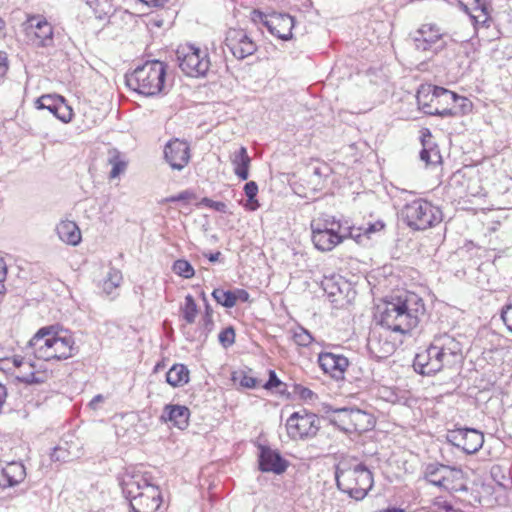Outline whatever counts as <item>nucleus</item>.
Masks as SVG:
<instances>
[{
	"mask_svg": "<svg viewBox=\"0 0 512 512\" xmlns=\"http://www.w3.org/2000/svg\"><path fill=\"white\" fill-rule=\"evenodd\" d=\"M362 227V242L364 239H369L374 233L380 232L385 228V223L382 220H377L373 223H368Z\"/></svg>",
	"mask_w": 512,
	"mask_h": 512,
	"instance_id": "obj_51",
	"label": "nucleus"
},
{
	"mask_svg": "<svg viewBox=\"0 0 512 512\" xmlns=\"http://www.w3.org/2000/svg\"><path fill=\"white\" fill-rule=\"evenodd\" d=\"M468 179L465 177V174L458 170L452 174L449 179L448 185L453 190H467L469 189Z\"/></svg>",
	"mask_w": 512,
	"mask_h": 512,
	"instance_id": "obj_46",
	"label": "nucleus"
},
{
	"mask_svg": "<svg viewBox=\"0 0 512 512\" xmlns=\"http://www.w3.org/2000/svg\"><path fill=\"white\" fill-rule=\"evenodd\" d=\"M422 144H423V149L421 150L420 152V159L422 161H424L426 164H434V163H437L438 160L440 159V155L437 151H433V150H429L426 148V142H425V139L424 137L425 136H431V133L429 131V129H425V131L423 132L422 134Z\"/></svg>",
	"mask_w": 512,
	"mask_h": 512,
	"instance_id": "obj_44",
	"label": "nucleus"
},
{
	"mask_svg": "<svg viewBox=\"0 0 512 512\" xmlns=\"http://www.w3.org/2000/svg\"><path fill=\"white\" fill-rule=\"evenodd\" d=\"M12 363L15 367L21 369V368H32V363L29 361H26L23 357L15 355L12 358Z\"/></svg>",
	"mask_w": 512,
	"mask_h": 512,
	"instance_id": "obj_61",
	"label": "nucleus"
},
{
	"mask_svg": "<svg viewBox=\"0 0 512 512\" xmlns=\"http://www.w3.org/2000/svg\"><path fill=\"white\" fill-rule=\"evenodd\" d=\"M311 229L312 242L320 251H331L342 242L340 234H336L333 225L329 224V219H325L323 223L313 222Z\"/></svg>",
	"mask_w": 512,
	"mask_h": 512,
	"instance_id": "obj_14",
	"label": "nucleus"
},
{
	"mask_svg": "<svg viewBox=\"0 0 512 512\" xmlns=\"http://www.w3.org/2000/svg\"><path fill=\"white\" fill-rule=\"evenodd\" d=\"M276 387H285V383H283L277 376L274 370H269V378L267 382L263 385V388L266 390H272Z\"/></svg>",
	"mask_w": 512,
	"mask_h": 512,
	"instance_id": "obj_56",
	"label": "nucleus"
},
{
	"mask_svg": "<svg viewBox=\"0 0 512 512\" xmlns=\"http://www.w3.org/2000/svg\"><path fill=\"white\" fill-rule=\"evenodd\" d=\"M35 106L37 109H47L50 113H52L57 119L61 120L64 123L71 121L72 119V109L66 103L64 97L57 94H47L39 97Z\"/></svg>",
	"mask_w": 512,
	"mask_h": 512,
	"instance_id": "obj_17",
	"label": "nucleus"
},
{
	"mask_svg": "<svg viewBox=\"0 0 512 512\" xmlns=\"http://www.w3.org/2000/svg\"><path fill=\"white\" fill-rule=\"evenodd\" d=\"M17 380L26 384H34V383H42L43 379L34 371V366L32 365L31 369L21 368L19 373L16 375Z\"/></svg>",
	"mask_w": 512,
	"mask_h": 512,
	"instance_id": "obj_47",
	"label": "nucleus"
},
{
	"mask_svg": "<svg viewBox=\"0 0 512 512\" xmlns=\"http://www.w3.org/2000/svg\"><path fill=\"white\" fill-rule=\"evenodd\" d=\"M29 27L34 30V35L38 40L37 46L46 48L54 45L53 26L41 15H30L27 18Z\"/></svg>",
	"mask_w": 512,
	"mask_h": 512,
	"instance_id": "obj_22",
	"label": "nucleus"
},
{
	"mask_svg": "<svg viewBox=\"0 0 512 512\" xmlns=\"http://www.w3.org/2000/svg\"><path fill=\"white\" fill-rule=\"evenodd\" d=\"M202 255H203V257H205L206 259H208V261H210L212 263L220 261V259L222 257V253L220 251L203 252Z\"/></svg>",
	"mask_w": 512,
	"mask_h": 512,
	"instance_id": "obj_63",
	"label": "nucleus"
},
{
	"mask_svg": "<svg viewBox=\"0 0 512 512\" xmlns=\"http://www.w3.org/2000/svg\"><path fill=\"white\" fill-rule=\"evenodd\" d=\"M459 4L470 16L474 26H488L487 23L490 20L488 0H468L467 4L463 0H459Z\"/></svg>",
	"mask_w": 512,
	"mask_h": 512,
	"instance_id": "obj_25",
	"label": "nucleus"
},
{
	"mask_svg": "<svg viewBox=\"0 0 512 512\" xmlns=\"http://www.w3.org/2000/svg\"><path fill=\"white\" fill-rule=\"evenodd\" d=\"M52 348L51 360H66L78 352L73 336L58 325Z\"/></svg>",
	"mask_w": 512,
	"mask_h": 512,
	"instance_id": "obj_19",
	"label": "nucleus"
},
{
	"mask_svg": "<svg viewBox=\"0 0 512 512\" xmlns=\"http://www.w3.org/2000/svg\"><path fill=\"white\" fill-rule=\"evenodd\" d=\"M220 344L224 348L230 347L235 342V331L234 329L230 327L224 328L218 336Z\"/></svg>",
	"mask_w": 512,
	"mask_h": 512,
	"instance_id": "obj_54",
	"label": "nucleus"
},
{
	"mask_svg": "<svg viewBox=\"0 0 512 512\" xmlns=\"http://www.w3.org/2000/svg\"><path fill=\"white\" fill-rule=\"evenodd\" d=\"M241 198L237 199L247 211H256L260 207L259 200L256 198L257 194H240Z\"/></svg>",
	"mask_w": 512,
	"mask_h": 512,
	"instance_id": "obj_49",
	"label": "nucleus"
},
{
	"mask_svg": "<svg viewBox=\"0 0 512 512\" xmlns=\"http://www.w3.org/2000/svg\"><path fill=\"white\" fill-rule=\"evenodd\" d=\"M213 328V318L201 317L199 326L196 331L192 332L190 329H187L185 325H183L182 332L185 339L189 342L198 341L201 343H205L209 334L212 332Z\"/></svg>",
	"mask_w": 512,
	"mask_h": 512,
	"instance_id": "obj_31",
	"label": "nucleus"
},
{
	"mask_svg": "<svg viewBox=\"0 0 512 512\" xmlns=\"http://www.w3.org/2000/svg\"><path fill=\"white\" fill-rule=\"evenodd\" d=\"M166 65L159 61H147L125 75L127 87L150 97L161 93L165 87Z\"/></svg>",
	"mask_w": 512,
	"mask_h": 512,
	"instance_id": "obj_4",
	"label": "nucleus"
},
{
	"mask_svg": "<svg viewBox=\"0 0 512 512\" xmlns=\"http://www.w3.org/2000/svg\"><path fill=\"white\" fill-rule=\"evenodd\" d=\"M258 449V465L261 472L281 475L287 470L289 462L281 456L278 450L262 444L258 445Z\"/></svg>",
	"mask_w": 512,
	"mask_h": 512,
	"instance_id": "obj_15",
	"label": "nucleus"
},
{
	"mask_svg": "<svg viewBox=\"0 0 512 512\" xmlns=\"http://www.w3.org/2000/svg\"><path fill=\"white\" fill-rule=\"evenodd\" d=\"M381 337L376 332H372L368 338L367 346L377 358H386L393 353L395 345L386 339L382 341Z\"/></svg>",
	"mask_w": 512,
	"mask_h": 512,
	"instance_id": "obj_33",
	"label": "nucleus"
},
{
	"mask_svg": "<svg viewBox=\"0 0 512 512\" xmlns=\"http://www.w3.org/2000/svg\"><path fill=\"white\" fill-rule=\"evenodd\" d=\"M323 291L333 303L340 302L344 293L349 289V283L340 275L324 276L321 281Z\"/></svg>",
	"mask_w": 512,
	"mask_h": 512,
	"instance_id": "obj_26",
	"label": "nucleus"
},
{
	"mask_svg": "<svg viewBox=\"0 0 512 512\" xmlns=\"http://www.w3.org/2000/svg\"><path fill=\"white\" fill-rule=\"evenodd\" d=\"M433 97L436 99L443 98V100L446 103H453V106L450 108H444V109H431L429 105L426 103H423L421 100V92H419L417 96V101L420 106L424 109V112L429 115L433 116H441V117H450V116H456L459 114H466L469 111H471L472 103L471 101L464 97L459 96L455 92H452L448 89H445L443 87H437L435 86L433 88Z\"/></svg>",
	"mask_w": 512,
	"mask_h": 512,
	"instance_id": "obj_6",
	"label": "nucleus"
},
{
	"mask_svg": "<svg viewBox=\"0 0 512 512\" xmlns=\"http://www.w3.org/2000/svg\"><path fill=\"white\" fill-rule=\"evenodd\" d=\"M424 312L422 299L411 293L379 305L375 319L387 330L405 334L418 325Z\"/></svg>",
	"mask_w": 512,
	"mask_h": 512,
	"instance_id": "obj_2",
	"label": "nucleus"
},
{
	"mask_svg": "<svg viewBox=\"0 0 512 512\" xmlns=\"http://www.w3.org/2000/svg\"><path fill=\"white\" fill-rule=\"evenodd\" d=\"M57 325L40 328L29 340L27 349L37 358L51 361L53 340L56 337Z\"/></svg>",
	"mask_w": 512,
	"mask_h": 512,
	"instance_id": "obj_12",
	"label": "nucleus"
},
{
	"mask_svg": "<svg viewBox=\"0 0 512 512\" xmlns=\"http://www.w3.org/2000/svg\"><path fill=\"white\" fill-rule=\"evenodd\" d=\"M428 509L438 511V512L461 511L460 509H454L452 504L442 496L435 497L432 501L431 506Z\"/></svg>",
	"mask_w": 512,
	"mask_h": 512,
	"instance_id": "obj_48",
	"label": "nucleus"
},
{
	"mask_svg": "<svg viewBox=\"0 0 512 512\" xmlns=\"http://www.w3.org/2000/svg\"><path fill=\"white\" fill-rule=\"evenodd\" d=\"M293 392L306 402H314L317 399L316 393L301 384H294Z\"/></svg>",
	"mask_w": 512,
	"mask_h": 512,
	"instance_id": "obj_52",
	"label": "nucleus"
},
{
	"mask_svg": "<svg viewBox=\"0 0 512 512\" xmlns=\"http://www.w3.org/2000/svg\"><path fill=\"white\" fill-rule=\"evenodd\" d=\"M166 381L172 387H181L189 381V370L183 364H175L166 373Z\"/></svg>",
	"mask_w": 512,
	"mask_h": 512,
	"instance_id": "obj_37",
	"label": "nucleus"
},
{
	"mask_svg": "<svg viewBox=\"0 0 512 512\" xmlns=\"http://www.w3.org/2000/svg\"><path fill=\"white\" fill-rule=\"evenodd\" d=\"M233 294L235 296V304L238 301L245 303L250 300V294L245 289H241V288L234 289Z\"/></svg>",
	"mask_w": 512,
	"mask_h": 512,
	"instance_id": "obj_60",
	"label": "nucleus"
},
{
	"mask_svg": "<svg viewBox=\"0 0 512 512\" xmlns=\"http://www.w3.org/2000/svg\"><path fill=\"white\" fill-rule=\"evenodd\" d=\"M164 156L172 169L182 170L190 160V146L188 142L175 138L166 144Z\"/></svg>",
	"mask_w": 512,
	"mask_h": 512,
	"instance_id": "obj_18",
	"label": "nucleus"
},
{
	"mask_svg": "<svg viewBox=\"0 0 512 512\" xmlns=\"http://www.w3.org/2000/svg\"><path fill=\"white\" fill-rule=\"evenodd\" d=\"M103 401L104 396L102 394H97L91 399L88 405L91 409L96 410L98 409L99 404L102 403Z\"/></svg>",
	"mask_w": 512,
	"mask_h": 512,
	"instance_id": "obj_64",
	"label": "nucleus"
},
{
	"mask_svg": "<svg viewBox=\"0 0 512 512\" xmlns=\"http://www.w3.org/2000/svg\"><path fill=\"white\" fill-rule=\"evenodd\" d=\"M8 71V60L6 53L0 51V77H3Z\"/></svg>",
	"mask_w": 512,
	"mask_h": 512,
	"instance_id": "obj_62",
	"label": "nucleus"
},
{
	"mask_svg": "<svg viewBox=\"0 0 512 512\" xmlns=\"http://www.w3.org/2000/svg\"><path fill=\"white\" fill-rule=\"evenodd\" d=\"M291 332L294 343L300 347H308L314 341L310 331L305 329L303 326L298 325L293 328Z\"/></svg>",
	"mask_w": 512,
	"mask_h": 512,
	"instance_id": "obj_42",
	"label": "nucleus"
},
{
	"mask_svg": "<svg viewBox=\"0 0 512 512\" xmlns=\"http://www.w3.org/2000/svg\"><path fill=\"white\" fill-rule=\"evenodd\" d=\"M190 410L179 404H166L160 415V422L169 424L179 430H185L189 426Z\"/></svg>",
	"mask_w": 512,
	"mask_h": 512,
	"instance_id": "obj_21",
	"label": "nucleus"
},
{
	"mask_svg": "<svg viewBox=\"0 0 512 512\" xmlns=\"http://www.w3.org/2000/svg\"><path fill=\"white\" fill-rule=\"evenodd\" d=\"M176 56L179 68L187 76H204L209 70L210 60L206 50L185 44L178 47Z\"/></svg>",
	"mask_w": 512,
	"mask_h": 512,
	"instance_id": "obj_7",
	"label": "nucleus"
},
{
	"mask_svg": "<svg viewBox=\"0 0 512 512\" xmlns=\"http://www.w3.org/2000/svg\"><path fill=\"white\" fill-rule=\"evenodd\" d=\"M250 162L251 158L249 157L245 147L241 146L233 153L232 164L234 166V172L241 180H246L248 178Z\"/></svg>",
	"mask_w": 512,
	"mask_h": 512,
	"instance_id": "obj_34",
	"label": "nucleus"
},
{
	"mask_svg": "<svg viewBox=\"0 0 512 512\" xmlns=\"http://www.w3.org/2000/svg\"><path fill=\"white\" fill-rule=\"evenodd\" d=\"M401 215L407 226L413 230H426L442 221L440 208L423 199L406 204Z\"/></svg>",
	"mask_w": 512,
	"mask_h": 512,
	"instance_id": "obj_5",
	"label": "nucleus"
},
{
	"mask_svg": "<svg viewBox=\"0 0 512 512\" xmlns=\"http://www.w3.org/2000/svg\"><path fill=\"white\" fill-rule=\"evenodd\" d=\"M180 312L186 324H193L198 314V307L195 299L191 294L185 296L183 306L180 307Z\"/></svg>",
	"mask_w": 512,
	"mask_h": 512,
	"instance_id": "obj_39",
	"label": "nucleus"
},
{
	"mask_svg": "<svg viewBox=\"0 0 512 512\" xmlns=\"http://www.w3.org/2000/svg\"><path fill=\"white\" fill-rule=\"evenodd\" d=\"M335 480L338 489L356 501L363 500L374 483L371 470L363 463L336 466Z\"/></svg>",
	"mask_w": 512,
	"mask_h": 512,
	"instance_id": "obj_3",
	"label": "nucleus"
},
{
	"mask_svg": "<svg viewBox=\"0 0 512 512\" xmlns=\"http://www.w3.org/2000/svg\"><path fill=\"white\" fill-rule=\"evenodd\" d=\"M446 440L466 454H475L484 444V435L474 428H457L448 431Z\"/></svg>",
	"mask_w": 512,
	"mask_h": 512,
	"instance_id": "obj_10",
	"label": "nucleus"
},
{
	"mask_svg": "<svg viewBox=\"0 0 512 512\" xmlns=\"http://www.w3.org/2000/svg\"><path fill=\"white\" fill-rule=\"evenodd\" d=\"M288 435L292 439L315 436L319 429V419L314 413L294 412L286 422Z\"/></svg>",
	"mask_w": 512,
	"mask_h": 512,
	"instance_id": "obj_11",
	"label": "nucleus"
},
{
	"mask_svg": "<svg viewBox=\"0 0 512 512\" xmlns=\"http://www.w3.org/2000/svg\"><path fill=\"white\" fill-rule=\"evenodd\" d=\"M124 497L129 500L133 512H157L162 505L159 486L142 467L130 466L118 476Z\"/></svg>",
	"mask_w": 512,
	"mask_h": 512,
	"instance_id": "obj_1",
	"label": "nucleus"
},
{
	"mask_svg": "<svg viewBox=\"0 0 512 512\" xmlns=\"http://www.w3.org/2000/svg\"><path fill=\"white\" fill-rule=\"evenodd\" d=\"M446 36L437 24L425 23L411 34V39L416 50L436 54L446 47Z\"/></svg>",
	"mask_w": 512,
	"mask_h": 512,
	"instance_id": "obj_8",
	"label": "nucleus"
},
{
	"mask_svg": "<svg viewBox=\"0 0 512 512\" xmlns=\"http://www.w3.org/2000/svg\"><path fill=\"white\" fill-rule=\"evenodd\" d=\"M50 458L52 461L68 462L71 460V453L66 448L57 446L52 450Z\"/></svg>",
	"mask_w": 512,
	"mask_h": 512,
	"instance_id": "obj_55",
	"label": "nucleus"
},
{
	"mask_svg": "<svg viewBox=\"0 0 512 512\" xmlns=\"http://www.w3.org/2000/svg\"><path fill=\"white\" fill-rule=\"evenodd\" d=\"M201 204L205 205L211 209H214L215 211H218V212H226V208H227V206L224 202L213 201L208 198H203L201 201Z\"/></svg>",
	"mask_w": 512,
	"mask_h": 512,
	"instance_id": "obj_57",
	"label": "nucleus"
},
{
	"mask_svg": "<svg viewBox=\"0 0 512 512\" xmlns=\"http://www.w3.org/2000/svg\"><path fill=\"white\" fill-rule=\"evenodd\" d=\"M375 425V419L371 413L359 408H352L351 411V432H366Z\"/></svg>",
	"mask_w": 512,
	"mask_h": 512,
	"instance_id": "obj_32",
	"label": "nucleus"
},
{
	"mask_svg": "<svg viewBox=\"0 0 512 512\" xmlns=\"http://www.w3.org/2000/svg\"><path fill=\"white\" fill-rule=\"evenodd\" d=\"M195 194H177L171 197L164 198L160 200V203H174L177 207L182 208L183 205H186L191 199L195 198Z\"/></svg>",
	"mask_w": 512,
	"mask_h": 512,
	"instance_id": "obj_53",
	"label": "nucleus"
},
{
	"mask_svg": "<svg viewBox=\"0 0 512 512\" xmlns=\"http://www.w3.org/2000/svg\"><path fill=\"white\" fill-rule=\"evenodd\" d=\"M234 381H239L240 386L244 388H255L258 385V380L255 377L247 375L244 372L234 373L233 375Z\"/></svg>",
	"mask_w": 512,
	"mask_h": 512,
	"instance_id": "obj_50",
	"label": "nucleus"
},
{
	"mask_svg": "<svg viewBox=\"0 0 512 512\" xmlns=\"http://www.w3.org/2000/svg\"><path fill=\"white\" fill-rule=\"evenodd\" d=\"M172 271L184 279H191L195 275L193 266L185 259L174 261Z\"/></svg>",
	"mask_w": 512,
	"mask_h": 512,
	"instance_id": "obj_43",
	"label": "nucleus"
},
{
	"mask_svg": "<svg viewBox=\"0 0 512 512\" xmlns=\"http://www.w3.org/2000/svg\"><path fill=\"white\" fill-rule=\"evenodd\" d=\"M107 163L111 166L109 172L110 178L118 177L127 167L126 161L116 149L109 150Z\"/></svg>",
	"mask_w": 512,
	"mask_h": 512,
	"instance_id": "obj_38",
	"label": "nucleus"
},
{
	"mask_svg": "<svg viewBox=\"0 0 512 512\" xmlns=\"http://www.w3.org/2000/svg\"><path fill=\"white\" fill-rule=\"evenodd\" d=\"M55 230L59 239L67 245L77 246L82 240L80 228L74 221L62 220Z\"/></svg>",
	"mask_w": 512,
	"mask_h": 512,
	"instance_id": "obj_28",
	"label": "nucleus"
},
{
	"mask_svg": "<svg viewBox=\"0 0 512 512\" xmlns=\"http://www.w3.org/2000/svg\"><path fill=\"white\" fill-rule=\"evenodd\" d=\"M329 224L333 225L336 234H340L341 241L346 238L354 239L357 243L362 244V227H356L350 224L349 220L328 217Z\"/></svg>",
	"mask_w": 512,
	"mask_h": 512,
	"instance_id": "obj_30",
	"label": "nucleus"
},
{
	"mask_svg": "<svg viewBox=\"0 0 512 512\" xmlns=\"http://www.w3.org/2000/svg\"><path fill=\"white\" fill-rule=\"evenodd\" d=\"M260 17L268 31L274 36L282 40H289L292 38L294 18L289 14L274 12L270 15H262L260 13Z\"/></svg>",
	"mask_w": 512,
	"mask_h": 512,
	"instance_id": "obj_16",
	"label": "nucleus"
},
{
	"mask_svg": "<svg viewBox=\"0 0 512 512\" xmlns=\"http://www.w3.org/2000/svg\"><path fill=\"white\" fill-rule=\"evenodd\" d=\"M446 361V355L432 342L425 351L416 354L413 367L417 373L429 376L438 373L445 367L454 366L453 363Z\"/></svg>",
	"mask_w": 512,
	"mask_h": 512,
	"instance_id": "obj_9",
	"label": "nucleus"
},
{
	"mask_svg": "<svg viewBox=\"0 0 512 512\" xmlns=\"http://www.w3.org/2000/svg\"><path fill=\"white\" fill-rule=\"evenodd\" d=\"M26 476V470L20 462H10L0 465V488H9L21 483Z\"/></svg>",
	"mask_w": 512,
	"mask_h": 512,
	"instance_id": "obj_24",
	"label": "nucleus"
},
{
	"mask_svg": "<svg viewBox=\"0 0 512 512\" xmlns=\"http://www.w3.org/2000/svg\"><path fill=\"white\" fill-rule=\"evenodd\" d=\"M501 318L505 323L506 327L512 332V304L507 305L502 313Z\"/></svg>",
	"mask_w": 512,
	"mask_h": 512,
	"instance_id": "obj_58",
	"label": "nucleus"
},
{
	"mask_svg": "<svg viewBox=\"0 0 512 512\" xmlns=\"http://www.w3.org/2000/svg\"><path fill=\"white\" fill-rule=\"evenodd\" d=\"M307 169L312 173L313 176L318 178H326L331 173L330 166L327 163L319 160L311 161L308 164Z\"/></svg>",
	"mask_w": 512,
	"mask_h": 512,
	"instance_id": "obj_45",
	"label": "nucleus"
},
{
	"mask_svg": "<svg viewBox=\"0 0 512 512\" xmlns=\"http://www.w3.org/2000/svg\"><path fill=\"white\" fill-rule=\"evenodd\" d=\"M447 465L440 464V463H429L424 468V479L439 488L442 487L443 480L445 478V472H446Z\"/></svg>",
	"mask_w": 512,
	"mask_h": 512,
	"instance_id": "obj_36",
	"label": "nucleus"
},
{
	"mask_svg": "<svg viewBox=\"0 0 512 512\" xmlns=\"http://www.w3.org/2000/svg\"><path fill=\"white\" fill-rule=\"evenodd\" d=\"M212 297L219 305L225 308H232L235 306V296L233 294V290L215 288L212 292Z\"/></svg>",
	"mask_w": 512,
	"mask_h": 512,
	"instance_id": "obj_41",
	"label": "nucleus"
},
{
	"mask_svg": "<svg viewBox=\"0 0 512 512\" xmlns=\"http://www.w3.org/2000/svg\"><path fill=\"white\" fill-rule=\"evenodd\" d=\"M378 396L386 402L389 403H405L406 397L404 392L393 387L382 386L378 389Z\"/></svg>",
	"mask_w": 512,
	"mask_h": 512,
	"instance_id": "obj_40",
	"label": "nucleus"
},
{
	"mask_svg": "<svg viewBox=\"0 0 512 512\" xmlns=\"http://www.w3.org/2000/svg\"><path fill=\"white\" fill-rule=\"evenodd\" d=\"M318 363L324 373L337 380L343 379L349 366V361L345 356L333 352H321L318 355Z\"/></svg>",
	"mask_w": 512,
	"mask_h": 512,
	"instance_id": "obj_20",
	"label": "nucleus"
},
{
	"mask_svg": "<svg viewBox=\"0 0 512 512\" xmlns=\"http://www.w3.org/2000/svg\"><path fill=\"white\" fill-rule=\"evenodd\" d=\"M7 276V265L2 257H0V295L5 292L4 282Z\"/></svg>",
	"mask_w": 512,
	"mask_h": 512,
	"instance_id": "obj_59",
	"label": "nucleus"
},
{
	"mask_svg": "<svg viewBox=\"0 0 512 512\" xmlns=\"http://www.w3.org/2000/svg\"><path fill=\"white\" fill-rule=\"evenodd\" d=\"M433 342L446 355V362L455 365L462 361V344L453 336L448 334L439 335L434 338Z\"/></svg>",
	"mask_w": 512,
	"mask_h": 512,
	"instance_id": "obj_23",
	"label": "nucleus"
},
{
	"mask_svg": "<svg viewBox=\"0 0 512 512\" xmlns=\"http://www.w3.org/2000/svg\"><path fill=\"white\" fill-rule=\"evenodd\" d=\"M323 411L327 415L329 422L337 426L340 430L351 432V411L352 408L341 407L334 408L331 405H324Z\"/></svg>",
	"mask_w": 512,
	"mask_h": 512,
	"instance_id": "obj_27",
	"label": "nucleus"
},
{
	"mask_svg": "<svg viewBox=\"0 0 512 512\" xmlns=\"http://www.w3.org/2000/svg\"><path fill=\"white\" fill-rule=\"evenodd\" d=\"M225 45L239 60L254 54L257 50L253 40L241 29H230L226 34Z\"/></svg>",
	"mask_w": 512,
	"mask_h": 512,
	"instance_id": "obj_13",
	"label": "nucleus"
},
{
	"mask_svg": "<svg viewBox=\"0 0 512 512\" xmlns=\"http://www.w3.org/2000/svg\"><path fill=\"white\" fill-rule=\"evenodd\" d=\"M441 489L449 492L467 491L463 470L458 467L447 466Z\"/></svg>",
	"mask_w": 512,
	"mask_h": 512,
	"instance_id": "obj_29",
	"label": "nucleus"
},
{
	"mask_svg": "<svg viewBox=\"0 0 512 512\" xmlns=\"http://www.w3.org/2000/svg\"><path fill=\"white\" fill-rule=\"evenodd\" d=\"M122 280L123 276L121 271L116 268H110L102 282V292L110 297L111 300H114L118 296L116 290L120 287Z\"/></svg>",
	"mask_w": 512,
	"mask_h": 512,
	"instance_id": "obj_35",
	"label": "nucleus"
}]
</instances>
